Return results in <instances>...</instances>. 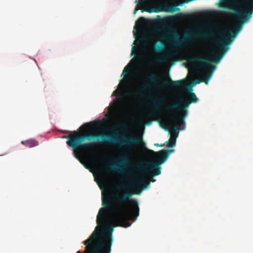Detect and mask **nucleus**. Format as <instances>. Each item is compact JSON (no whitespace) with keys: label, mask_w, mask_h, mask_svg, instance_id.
<instances>
[{"label":"nucleus","mask_w":253,"mask_h":253,"mask_svg":"<svg viewBox=\"0 0 253 253\" xmlns=\"http://www.w3.org/2000/svg\"><path fill=\"white\" fill-rule=\"evenodd\" d=\"M182 17V14H175V47L176 46L177 44V41L176 39L178 37V31H177V28L176 26V22L181 18ZM177 55V52L176 51V50L175 49V62L178 60L176 59V55Z\"/></svg>","instance_id":"obj_13"},{"label":"nucleus","mask_w":253,"mask_h":253,"mask_svg":"<svg viewBox=\"0 0 253 253\" xmlns=\"http://www.w3.org/2000/svg\"><path fill=\"white\" fill-rule=\"evenodd\" d=\"M253 11L249 10L247 11H243L241 10L236 11L235 14L237 18L242 21H246L251 17Z\"/></svg>","instance_id":"obj_10"},{"label":"nucleus","mask_w":253,"mask_h":253,"mask_svg":"<svg viewBox=\"0 0 253 253\" xmlns=\"http://www.w3.org/2000/svg\"><path fill=\"white\" fill-rule=\"evenodd\" d=\"M148 183L144 178L136 179L131 183L122 184L125 190L122 194L102 195L103 208L97 216V226L92 234L84 242L85 253H110L113 242V228L117 226L128 227L139 216V208L135 199H129L140 191L146 188Z\"/></svg>","instance_id":"obj_1"},{"label":"nucleus","mask_w":253,"mask_h":253,"mask_svg":"<svg viewBox=\"0 0 253 253\" xmlns=\"http://www.w3.org/2000/svg\"><path fill=\"white\" fill-rule=\"evenodd\" d=\"M155 145L157 146H159V147H161L164 146V145L163 144H155Z\"/></svg>","instance_id":"obj_20"},{"label":"nucleus","mask_w":253,"mask_h":253,"mask_svg":"<svg viewBox=\"0 0 253 253\" xmlns=\"http://www.w3.org/2000/svg\"><path fill=\"white\" fill-rule=\"evenodd\" d=\"M150 42V38L146 34H142L136 41V44L138 46L141 44L147 45Z\"/></svg>","instance_id":"obj_12"},{"label":"nucleus","mask_w":253,"mask_h":253,"mask_svg":"<svg viewBox=\"0 0 253 253\" xmlns=\"http://www.w3.org/2000/svg\"><path fill=\"white\" fill-rule=\"evenodd\" d=\"M172 150L162 149L156 153L157 162L150 161L140 166V169L145 172L149 173L152 176L159 175L161 173L160 165L168 159Z\"/></svg>","instance_id":"obj_7"},{"label":"nucleus","mask_w":253,"mask_h":253,"mask_svg":"<svg viewBox=\"0 0 253 253\" xmlns=\"http://www.w3.org/2000/svg\"><path fill=\"white\" fill-rule=\"evenodd\" d=\"M240 28V26H237L230 30L218 31V38L213 41L217 48L213 51L211 56L207 58L192 56L188 60L189 63L198 64L204 68L202 80L197 79L193 83H190L186 79L175 81V145L180 131L186 129L185 120L189 114V107L191 104L199 101L196 94L193 92V86L201 82L208 84L216 68V66L210 62L218 63L220 61Z\"/></svg>","instance_id":"obj_2"},{"label":"nucleus","mask_w":253,"mask_h":253,"mask_svg":"<svg viewBox=\"0 0 253 253\" xmlns=\"http://www.w3.org/2000/svg\"><path fill=\"white\" fill-rule=\"evenodd\" d=\"M155 31L159 34L160 43L155 47L157 52L164 51L167 44L170 45V62L174 64V15L159 20L155 25Z\"/></svg>","instance_id":"obj_5"},{"label":"nucleus","mask_w":253,"mask_h":253,"mask_svg":"<svg viewBox=\"0 0 253 253\" xmlns=\"http://www.w3.org/2000/svg\"><path fill=\"white\" fill-rule=\"evenodd\" d=\"M21 143L25 146L29 148H32L39 145L38 141L34 139H30L25 141H22Z\"/></svg>","instance_id":"obj_15"},{"label":"nucleus","mask_w":253,"mask_h":253,"mask_svg":"<svg viewBox=\"0 0 253 253\" xmlns=\"http://www.w3.org/2000/svg\"><path fill=\"white\" fill-rule=\"evenodd\" d=\"M118 126L122 129H125L127 127V125L125 123H121L118 125Z\"/></svg>","instance_id":"obj_19"},{"label":"nucleus","mask_w":253,"mask_h":253,"mask_svg":"<svg viewBox=\"0 0 253 253\" xmlns=\"http://www.w3.org/2000/svg\"><path fill=\"white\" fill-rule=\"evenodd\" d=\"M214 34L211 30L205 31L202 28L192 29L186 31L182 38L179 40V43L182 47L192 45L194 43V39L197 36H201L204 38H211Z\"/></svg>","instance_id":"obj_8"},{"label":"nucleus","mask_w":253,"mask_h":253,"mask_svg":"<svg viewBox=\"0 0 253 253\" xmlns=\"http://www.w3.org/2000/svg\"><path fill=\"white\" fill-rule=\"evenodd\" d=\"M165 58L163 56L157 55L153 57V59L148 61L147 66L150 68H153L157 63H161L164 62Z\"/></svg>","instance_id":"obj_11"},{"label":"nucleus","mask_w":253,"mask_h":253,"mask_svg":"<svg viewBox=\"0 0 253 253\" xmlns=\"http://www.w3.org/2000/svg\"><path fill=\"white\" fill-rule=\"evenodd\" d=\"M99 123L90 122L83 125L81 127L89 130L88 133H82L78 131H75L71 134L65 137L68 139L67 145L73 149L75 157L80 159V150H84L89 152L95 150L96 144L92 142L83 143L85 140H91L102 139L103 145H119L125 146L130 150H132L133 147L140 146L144 145L141 136H126L114 134H106L93 132L90 129L95 127Z\"/></svg>","instance_id":"obj_3"},{"label":"nucleus","mask_w":253,"mask_h":253,"mask_svg":"<svg viewBox=\"0 0 253 253\" xmlns=\"http://www.w3.org/2000/svg\"><path fill=\"white\" fill-rule=\"evenodd\" d=\"M81 162H82V163L84 165V166L85 167V168H87V167L84 164H83V163L81 161Z\"/></svg>","instance_id":"obj_21"},{"label":"nucleus","mask_w":253,"mask_h":253,"mask_svg":"<svg viewBox=\"0 0 253 253\" xmlns=\"http://www.w3.org/2000/svg\"><path fill=\"white\" fill-rule=\"evenodd\" d=\"M130 69H131V67L129 66V65L128 64L125 67V68L123 71L122 75L126 76V75H127L129 73Z\"/></svg>","instance_id":"obj_17"},{"label":"nucleus","mask_w":253,"mask_h":253,"mask_svg":"<svg viewBox=\"0 0 253 253\" xmlns=\"http://www.w3.org/2000/svg\"><path fill=\"white\" fill-rule=\"evenodd\" d=\"M151 87V85L149 83H145L143 84L142 89L143 90H147L149 89Z\"/></svg>","instance_id":"obj_18"},{"label":"nucleus","mask_w":253,"mask_h":253,"mask_svg":"<svg viewBox=\"0 0 253 253\" xmlns=\"http://www.w3.org/2000/svg\"><path fill=\"white\" fill-rule=\"evenodd\" d=\"M148 80L150 83L158 84L162 81V78L155 73H152L148 76Z\"/></svg>","instance_id":"obj_14"},{"label":"nucleus","mask_w":253,"mask_h":253,"mask_svg":"<svg viewBox=\"0 0 253 253\" xmlns=\"http://www.w3.org/2000/svg\"><path fill=\"white\" fill-rule=\"evenodd\" d=\"M170 104L169 105V114H167L164 117L161 115L163 112L165 100L163 97H150L151 103L150 105V110L146 114L147 120H156L159 122L161 127L169 131L170 135L167 142L168 147L174 146V81H170Z\"/></svg>","instance_id":"obj_4"},{"label":"nucleus","mask_w":253,"mask_h":253,"mask_svg":"<svg viewBox=\"0 0 253 253\" xmlns=\"http://www.w3.org/2000/svg\"><path fill=\"white\" fill-rule=\"evenodd\" d=\"M130 160V158L127 155H124L120 158L117 165L113 163L109 165L111 166V169L122 172L131 166Z\"/></svg>","instance_id":"obj_9"},{"label":"nucleus","mask_w":253,"mask_h":253,"mask_svg":"<svg viewBox=\"0 0 253 253\" xmlns=\"http://www.w3.org/2000/svg\"><path fill=\"white\" fill-rule=\"evenodd\" d=\"M134 3V14L139 10L149 13L174 12V0H135Z\"/></svg>","instance_id":"obj_6"},{"label":"nucleus","mask_w":253,"mask_h":253,"mask_svg":"<svg viewBox=\"0 0 253 253\" xmlns=\"http://www.w3.org/2000/svg\"><path fill=\"white\" fill-rule=\"evenodd\" d=\"M131 56H136L135 59L138 61L141 60L142 59V56L141 54L139 53L138 47L133 46L131 49Z\"/></svg>","instance_id":"obj_16"}]
</instances>
